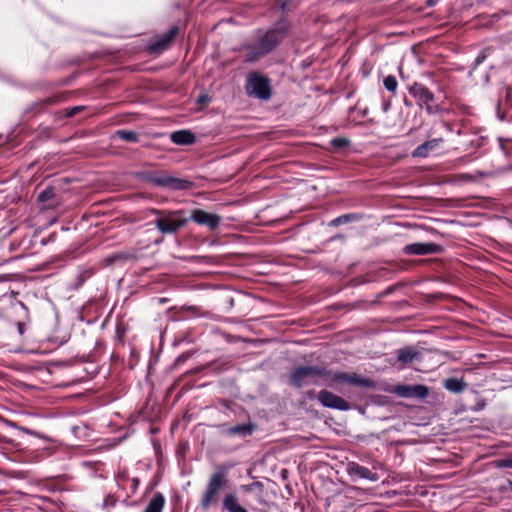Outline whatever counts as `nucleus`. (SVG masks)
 Listing matches in <instances>:
<instances>
[{
    "label": "nucleus",
    "instance_id": "obj_1",
    "mask_svg": "<svg viewBox=\"0 0 512 512\" xmlns=\"http://www.w3.org/2000/svg\"><path fill=\"white\" fill-rule=\"evenodd\" d=\"M289 29L290 23L281 19L266 31H258L254 43L247 47L245 60L255 62L274 51L287 37Z\"/></svg>",
    "mask_w": 512,
    "mask_h": 512
},
{
    "label": "nucleus",
    "instance_id": "obj_2",
    "mask_svg": "<svg viewBox=\"0 0 512 512\" xmlns=\"http://www.w3.org/2000/svg\"><path fill=\"white\" fill-rule=\"evenodd\" d=\"M151 213L157 215L154 225L163 235L175 234L188 223V219L182 216L183 210L151 209Z\"/></svg>",
    "mask_w": 512,
    "mask_h": 512
},
{
    "label": "nucleus",
    "instance_id": "obj_3",
    "mask_svg": "<svg viewBox=\"0 0 512 512\" xmlns=\"http://www.w3.org/2000/svg\"><path fill=\"white\" fill-rule=\"evenodd\" d=\"M226 482L227 469L225 468H219L210 476L200 499V506L204 511H208L218 503L220 492Z\"/></svg>",
    "mask_w": 512,
    "mask_h": 512
},
{
    "label": "nucleus",
    "instance_id": "obj_4",
    "mask_svg": "<svg viewBox=\"0 0 512 512\" xmlns=\"http://www.w3.org/2000/svg\"><path fill=\"white\" fill-rule=\"evenodd\" d=\"M140 177L159 187H165L171 190H188L193 186L190 180L177 178L166 174L165 172H143Z\"/></svg>",
    "mask_w": 512,
    "mask_h": 512
},
{
    "label": "nucleus",
    "instance_id": "obj_5",
    "mask_svg": "<svg viewBox=\"0 0 512 512\" xmlns=\"http://www.w3.org/2000/svg\"><path fill=\"white\" fill-rule=\"evenodd\" d=\"M245 90L249 96L260 100H269L272 96L270 79L257 72L247 76Z\"/></svg>",
    "mask_w": 512,
    "mask_h": 512
},
{
    "label": "nucleus",
    "instance_id": "obj_6",
    "mask_svg": "<svg viewBox=\"0 0 512 512\" xmlns=\"http://www.w3.org/2000/svg\"><path fill=\"white\" fill-rule=\"evenodd\" d=\"M330 372L317 366L297 367L290 375V382L297 388L308 384H317L316 379L329 376Z\"/></svg>",
    "mask_w": 512,
    "mask_h": 512
},
{
    "label": "nucleus",
    "instance_id": "obj_7",
    "mask_svg": "<svg viewBox=\"0 0 512 512\" xmlns=\"http://www.w3.org/2000/svg\"><path fill=\"white\" fill-rule=\"evenodd\" d=\"M409 93L417 100L421 107H425V110L429 114L434 112L432 103L434 102L435 97L434 94L426 86L419 83H414L409 87Z\"/></svg>",
    "mask_w": 512,
    "mask_h": 512
},
{
    "label": "nucleus",
    "instance_id": "obj_8",
    "mask_svg": "<svg viewBox=\"0 0 512 512\" xmlns=\"http://www.w3.org/2000/svg\"><path fill=\"white\" fill-rule=\"evenodd\" d=\"M187 219L188 221L191 220L200 226H206L211 231L216 230L221 223V217L219 215L208 213L201 209L192 210L190 217Z\"/></svg>",
    "mask_w": 512,
    "mask_h": 512
},
{
    "label": "nucleus",
    "instance_id": "obj_9",
    "mask_svg": "<svg viewBox=\"0 0 512 512\" xmlns=\"http://www.w3.org/2000/svg\"><path fill=\"white\" fill-rule=\"evenodd\" d=\"M317 399L322 406L327 408L339 411H347L350 409V404L346 400L328 390H321L318 393Z\"/></svg>",
    "mask_w": 512,
    "mask_h": 512
},
{
    "label": "nucleus",
    "instance_id": "obj_10",
    "mask_svg": "<svg viewBox=\"0 0 512 512\" xmlns=\"http://www.w3.org/2000/svg\"><path fill=\"white\" fill-rule=\"evenodd\" d=\"M404 253L407 255H428L437 254L443 251V247L436 243H411L404 247Z\"/></svg>",
    "mask_w": 512,
    "mask_h": 512
},
{
    "label": "nucleus",
    "instance_id": "obj_11",
    "mask_svg": "<svg viewBox=\"0 0 512 512\" xmlns=\"http://www.w3.org/2000/svg\"><path fill=\"white\" fill-rule=\"evenodd\" d=\"M331 380L337 383H349L352 386L371 387L372 381L369 378H363L356 373L336 372L331 375Z\"/></svg>",
    "mask_w": 512,
    "mask_h": 512
},
{
    "label": "nucleus",
    "instance_id": "obj_12",
    "mask_svg": "<svg viewBox=\"0 0 512 512\" xmlns=\"http://www.w3.org/2000/svg\"><path fill=\"white\" fill-rule=\"evenodd\" d=\"M178 34V27H171L166 33L151 42L148 49L151 53H159L167 49Z\"/></svg>",
    "mask_w": 512,
    "mask_h": 512
},
{
    "label": "nucleus",
    "instance_id": "obj_13",
    "mask_svg": "<svg viewBox=\"0 0 512 512\" xmlns=\"http://www.w3.org/2000/svg\"><path fill=\"white\" fill-rule=\"evenodd\" d=\"M347 472L351 477H358L360 479H366L370 481H377L378 476L373 473L369 468L359 465L355 462L348 463Z\"/></svg>",
    "mask_w": 512,
    "mask_h": 512
},
{
    "label": "nucleus",
    "instance_id": "obj_14",
    "mask_svg": "<svg viewBox=\"0 0 512 512\" xmlns=\"http://www.w3.org/2000/svg\"><path fill=\"white\" fill-rule=\"evenodd\" d=\"M443 142L442 138H435L424 142L423 144L417 146L413 152V157L426 158L429 154L434 151L438 146Z\"/></svg>",
    "mask_w": 512,
    "mask_h": 512
},
{
    "label": "nucleus",
    "instance_id": "obj_15",
    "mask_svg": "<svg viewBox=\"0 0 512 512\" xmlns=\"http://www.w3.org/2000/svg\"><path fill=\"white\" fill-rule=\"evenodd\" d=\"M256 424L249 422L226 428L223 433L229 436L247 437L254 433Z\"/></svg>",
    "mask_w": 512,
    "mask_h": 512
},
{
    "label": "nucleus",
    "instance_id": "obj_16",
    "mask_svg": "<svg viewBox=\"0 0 512 512\" xmlns=\"http://www.w3.org/2000/svg\"><path fill=\"white\" fill-rule=\"evenodd\" d=\"M37 199L40 203H43V207L46 209H53L60 203L52 187H46L39 193Z\"/></svg>",
    "mask_w": 512,
    "mask_h": 512
},
{
    "label": "nucleus",
    "instance_id": "obj_17",
    "mask_svg": "<svg viewBox=\"0 0 512 512\" xmlns=\"http://www.w3.org/2000/svg\"><path fill=\"white\" fill-rule=\"evenodd\" d=\"M171 141L176 145H192L196 142V136L190 130H178L170 135Z\"/></svg>",
    "mask_w": 512,
    "mask_h": 512
},
{
    "label": "nucleus",
    "instance_id": "obj_18",
    "mask_svg": "<svg viewBox=\"0 0 512 512\" xmlns=\"http://www.w3.org/2000/svg\"><path fill=\"white\" fill-rule=\"evenodd\" d=\"M223 509L227 512H248L238 500V497L234 493L225 494L222 501Z\"/></svg>",
    "mask_w": 512,
    "mask_h": 512
},
{
    "label": "nucleus",
    "instance_id": "obj_19",
    "mask_svg": "<svg viewBox=\"0 0 512 512\" xmlns=\"http://www.w3.org/2000/svg\"><path fill=\"white\" fill-rule=\"evenodd\" d=\"M397 359L404 365L420 359V353L412 347H405L397 351Z\"/></svg>",
    "mask_w": 512,
    "mask_h": 512
},
{
    "label": "nucleus",
    "instance_id": "obj_20",
    "mask_svg": "<svg viewBox=\"0 0 512 512\" xmlns=\"http://www.w3.org/2000/svg\"><path fill=\"white\" fill-rule=\"evenodd\" d=\"M165 505V497L162 493L157 492L149 501L144 512H162Z\"/></svg>",
    "mask_w": 512,
    "mask_h": 512
},
{
    "label": "nucleus",
    "instance_id": "obj_21",
    "mask_svg": "<svg viewBox=\"0 0 512 512\" xmlns=\"http://www.w3.org/2000/svg\"><path fill=\"white\" fill-rule=\"evenodd\" d=\"M443 386L450 392L460 393L466 388L467 384L463 379L451 377L444 381Z\"/></svg>",
    "mask_w": 512,
    "mask_h": 512
},
{
    "label": "nucleus",
    "instance_id": "obj_22",
    "mask_svg": "<svg viewBox=\"0 0 512 512\" xmlns=\"http://www.w3.org/2000/svg\"><path fill=\"white\" fill-rule=\"evenodd\" d=\"M360 219H361V216L356 213L343 214V215L333 219L330 222V226H339V225L346 224L349 222L358 221Z\"/></svg>",
    "mask_w": 512,
    "mask_h": 512
},
{
    "label": "nucleus",
    "instance_id": "obj_23",
    "mask_svg": "<svg viewBox=\"0 0 512 512\" xmlns=\"http://www.w3.org/2000/svg\"><path fill=\"white\" fill-rule=\"evenodd\" d=\"M115 136L125 142L136 143L139 136L136 132L130 130H117Z\"/></svg>",
    "mask_w": 512,
    "mask_h": 512
},
{
    "label": "nucleus",
    "instance_id": "obj_24",
    "mask_svg": "<svg viewBox=\"0 0 512 512\" xmlns=\"http://www.w3.org/2000/svg\"><path fill=\"white\" fill-rule=\"evenodd\" d=\"M383 84H384V87L388 91L393 92V93L396 92L398 83H397L395 76H393V75L386 76L384 78Z\"/></svg>",
    "mask_w": 512,
    "mask_h": 512
},
{
    "label": "nucleus",
    "instance_id": "obj_25",
    "mask_svg": "<svg viewBox=\"0 0 512 512\" xmlns=\"http://www.w3.org/2000/svg\"><path fill=\"white\" fill-rule=\"evenodd\" d=\"M331 145L336 149H342L349 146L350 141L344 137H336L330 141Z\"/></svg>",
    "mask_w": 512,
    "mask_h": 512
},
{
    "label": "nucleus",
    "instance_id": "obj_26",
    "mask_svg": "<svg viewBox=\"0 0 512 512\" xmlns=\"http://www.w3.org/2000/svg\"><path fill=\"white\" fill-rule=\"evenodd\" d=\"M397 393L404 398H412L413 397V386L410 385H401L396 389Z\"/></svg>",
    "mask_w": 512,
    "mask_h": 512
},
{
    "label": "nucleus",
    "instance_id": "obj_27",
    "mask_svg": "<svg viewBox=\"0 0 512 512\" xmlns=\"http://www.w3.org/2000/svg\"><path fill=\"white\" fill-rule=\"evenodd\" d=\"M429 393L425 385H413V397L425 398Z\"/></svg>",
    "mask_w": 512,
    "mask_h": 512
},
{
    "label": "nucleus",
    "instance_id": "obj_28",
    "mask_svg": "<svg viewBox=\"0 0 512 512\" xmlns=\"http://www.w3.org/2000/svg\"><path fill=\"white\" fill-rule=\"evenodd\" d=\"M497 467H499V468H511L512 469V456L498 460L497 461Z\"/></svg>",
    "mask_w": 512,
    "mask_h": 512
},
{
    "label": "nucleus",
    "instance_id": "obj_29",
    "mask_svg": "<svg viewBox=\"0 0 512 512\" xmlns=\"http://www.w3.org/2000/svg\"><path fill=\"white\" fill-rule=\"evenodd\" d=\"M486 59V55L482 52L480 53L472 63L471 69L474 71L477 67L484 62Z\"/></svg>",
    "mask_w": 512,
    "mask_h": 512
},
{
    "label": "nucleus",
    "instance_id": "obj_30",
    "mask_svg": "<svg viewBox=\"0 0 512 512\" xmlns=\"http://www.w3.org/2000/svg\"><path fill=\"white\" fill-rule=\"evenodd\" d=\"M485 406H486L485 400L480 399L477 401V403L473 407H471V411H473V412L481 411L485 408Z\"/></svg>",
    "mask_w": 512,
    "mask_h": 512
},
{
    "label": "nucleus",
    "instance_id": "obj_31",
    "mask_svg": "<svg viewBox=\"0 0 512 512\" xmlns=\"http://www.w3.org/2000/svg\"><path fill=\"white\" fill-rule=\"evenodd\" d=\"M116 504V499L112 495H108L103 502L104 507H114Z\"/></svg>",
    "mask_w": 512,
    "mask_h": 512
},
{
    "label": "nucleus",
    "instance_id": "obj_32",
    "mask_svg": "<svg viewBox=\"0 0 512 512\" xmlns=\"http://www.w3.org/2000/svg\"><path fill=\"white\" fill-rule=\"evenodd\" d=\"M83 109L82 106H74L72 108H70L67 113H66V116L68 117H73L74 115H76L77 113H79L81 110Z\"/></svg>",
    "mask_w": 512,
    "mask_h": 512
},
{
    "label": "nucleus",
    "instance_id": "obj_33",
    "mask_svg": "<svg viewBox=\"0 0 512 512\" xmlns=\"http://www.w3.org/2000/svg\"><path fill=\"white\" fill-rule=\"evenodd\" d=\"M255 487H262V483L257 481L248 485H244L242 488L246 492H251Z\"/></svg>",
    "mask_w": 512,
    "mask_h": 512
},
{
    "label": "nucleus",
    "instance_id": "obj_34",
    "mask_svg": "<svg viewBox=\"0 0 512 512\" xmlns=\"http://www.w3.org/2000/svg\"><path fill=\"white\" fill-rule=\"evenodd\" d=\"M496 115H497V118H498L500 121H504V120L506 119L505 114L501 111V108H500V104H499V103H498V105H497Z\"/></svg>",
    "mask_w": 512,
    "mask_h": 512
},
{
    "label": "nucleus",
    "instance_id": "obj_35",
    "mask_svg": "<svg viewBox=\"0 0 512 512\" xmlns=\"http://www.w3.org/2000/svg\"><path fill=\"white\" fill-rule=\"evenodd\" d=\"M210 101V98L208 95L206 94H201L198 99H197V103L199 104H203V103H207Z\"/></svg>",
    "mask_w": 512,
    "mask_h": 512
},
{
    "label": "nucleus",
    "instance_id": "obj_36",
    "mask_svg": "<svg viewBox=\"0 0 512 512\" xmlns=\"http://www.w3.org/2000/svg\"><path fill=\"white\" fill-rule=\"evenodd\" d=\"M291 0H278L279 6L281 10H285L286 6L290 3Z\"/></svg>",
    "mask_w": 512,
    "mask_h": 512
},
{
    "label": "nucleus",
    "instance_id": "obj_37",
    "mask_svg": "<svg viewBox=\"0 0 512 512\" xmlns=\"http://www.w3.org/2000/svg\"><path fill=\"white\" fill-rule=\"evenodd\" d=\"M506 99L508 102H512V89L510 87H506Z\"/></svg>",
    "mask_w": 512,
    "mask_h": 512
},
{
    "label": "nucleus",
    "instance_id": "obj_38",
    "mask_svg": "<svg viewBox=\"0 0 512 512\" xmlns=\"http://www.w3.org/2000/svg\"><path fill=\"white\" fill-rule=\"evenodd\" d=\"M139 485V480L137 478L132 479V488L133 490H136Z\"/></svg>",
    "mask_w": 512,
    "mask_h": 512
},
{
    "label": "nucleus",
    "instance_id": "obj_39",
    "mask_svg": "<svg viewBox=\"0 0 512 512\" xmlns=\"http://www.w3.org/2000/svg\"><path fill=\"white\" fill-rule=\"evenodd\" d=\"M436 4L435 0H427V6L432 7Z\"/></svg>",
    "mask_w": 512,
    "mask_h": 512
},
{
    "label": "nucleus",
    "instance_id": "obj_40",
    "mask_svg": "<svg viewBox=\"0 0 512 512\" xmlns=\"http://www.w3.org/2000/svg\"><path fill=\"white\" fill-rule=\"evenodd\" d=\"M18 330H19L20 334H23V324L22 323H18Z\"/></svg>",
    "mask_w": 512,
    "mask_h": 512
},
{
    "label": "nucleus",
    "instance_id": "obj_41",
    "mask_svg": "<svg viewBox=\"0 0 512 512\" xmlns=\"http://www.w3.org/2000/svg\"><path fill=\"white\" fill-rule=\"evenodd\" d=\"M509 487L512 490V481H509Z\"/></svg>",
    "mask_w": 512,
    "mask_h": 512
},
{
    "label": "nucleus",
    "instance_id": "obj_42",
    "mask_svg": "<svg viewBox=\"0 0 512 512\" xmlns=\"http://www.w3.org/2000/svg\"><path fill=\"white\" fill-rule=\"evenodd\" d=\"M387 110H388V104L385 105V107H384V111H387Z\"/></svg>",
    "mask_w": 512,
    "mask_h": 512
}]
</instances>
